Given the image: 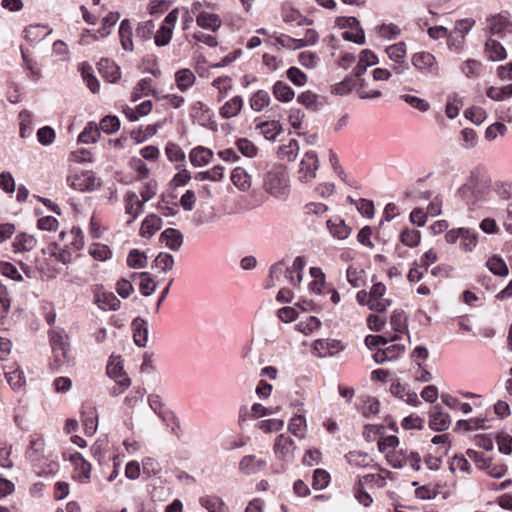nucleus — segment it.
Segmentation results:
<instances>
[{"instance_id":"34","label":"nucleus","mask_w":512,"mask_h":512,"mask_svg":"<svg viewBox=\"0 0 512 512\" xmlns=\"http://www.w3.org/2000/svg\"><path fill=\"white\" fill-rule=\"evenodd\" d=\"M89 255L96 261H107L112 258L113 251L108 245L102 243H92L88 249Z\"/></svg>"},{"instance_id":"15","label":"nucleus","mask_w":512,"mask_h":512,"mask_svg":"<svg viewBox=\"0 0 512 512\" xmlns=\"http://www.w3.org/2000/svg\"><path fill=\"white\" fill-rule=\"evenodd\" d=\"M37 245V239L28 233L21 232L17 234L12 242L14 253H23L32 251Z\"/></svg>"},{"instance_id":"54","label":"nucleus","mask_w":512,"mask_h":512,"mask_svg":"<svg viewBox=\"0 0 512 512\" xmlns=\"http://www.w3.org/2000/svg\"><path fill=\"white\" fill-rule=\"evenodd\" d=\"M120 19V14L118 12H111L106 17L103 18L102 26L98 30L101 38L107 37L111 33V28L116 25V23Z\"/></svg>"},{"instance_id":"43","label":"nucleus","mask_w":512,"mask_h":512,"mask_svg":"<svg viewBox=\"0 0 512 512\" xmlns=\"http://www.w3.org/2000/svg\"><path fill=\"white\" fill-rule=\"evenodd\" d=\"M348 463L357 468H367L372 463V458L368 453L361 451H352L346 455Z\"/></svg>"},{"instance_id":"37","label":"nucleus","mask_w":512,"mask_h":512,"mask_svg":"<svg viewBox=\"0 0 512 512\" xmlns=\"http://www.w3.org/2000/svg\"><path fill=\"white\" fill-rule=\"evenodd\" d=\"M488 270L496 276L506 277L509 269L505 261L498 255H493L486 262Z\"/></svg>"},{"instance_id":"2","label":"nucleus","mask_w":512,"mask_h":512,"mask_svg":"<svg viewBox=\"0 0 512 512\" xmlns=\"http://www.w3.org/2000/svg\"><path fill=\"white\" fill-rule=\"evenodd\" d=\"M491 179L486 171L476 168L471 173L466 183L461 187L462 196L466 197L471 193L474 200L481 199L488 191Z\"/></svg>"},{"instance_id":"45","label":"nucleus","mask_w":512,"mask_h":512,"mask_svg":"<svg viewBox=\"0 0 512 512\" xmlns=\"http://www.w3.org/2000/svg\"><path fill=\"white\" fill-rule=\"evenodd\" d=\"M99 70L102 73L103 77H105L106 80L111 83L116 82L120 78L119 67L108 60L100 61Z\"/></svg>"},{"instance_id":"32","label":"nucleus","mask_w":512,"mask_h":512,"mask_svg":"<svg viewBox=\"0 0 512 512\" xmlns=\"http://www.w3.org/2000/svg\"><path fill=\"white\" fill-rule=\"evenodd\" d=\"M485 52L492 61H502L507 57L505 48L494 39H488L486 41Z\"/></svg>"},{"instance_id":"46","label":"nucleus","mask_w":512,"mask_h":512,"mask_svg":"<svg viewBox=\"0 0 512 512\" xmlns=\"http://www.w3.org/2000/svg\"><path fill=\"white\" fill-rule=\"evenodd\" d=\"M360 486H364L365 488H383L386 486V477L382 474L375 473V474H367L362 477H360L357 481Z\"/></svg>"},{"instance_id":"28","label":"nucleus","mask_w":512,"mask_h":512,"mask_svg":"<svg viewBox=\"0 0 512 512\" xmlns=\"http://www.w3.org/2000/svg\"><path fill=\"white\" fill-rule=\"evenodd\" d=\"M320 326L321 322L317 317L305 315L299 318V321L295 324V329L308 336L317 331Z\"/></svg>"},{"instance_id":"16","label":"nucleus","mask_w":512,"mask_h":512,"mask_svg":"<svg viewBox=\"0 0 512 512\" xmlns=\"http://www.w3.org/2000/svg\"><path fill=\"white\" fill-rule=\"evenodd\" d=\"M266 466L264 459L258 458L255 455L244 456L239 463V470L246 474L251 475L260 472Z\"/></svg>"},{"instance_id":"6","label":"nucleus","mask_w":512,"mask_h":512,"mask_svg":"<svg viewBox=\"0 0 512 512\" xmlns=\"http://www.w3.org/2000/svg\"><path fill=\"white\" fill-rule=\"evenodd\" d=\"M319 159L314 151H308L302 157L297 171L298 179L303 183L311 182L316 177Z\"/></svg>"},{"instance_id":"29","label":"nucleus","mask_w":512,"mask_h":512,"mask_svg":"<svg viewBox=\"0 0 512 512\" xmlns=\"http://www.w3.org/2000/svg\"><path fill=\"white\" fill-rule=\"evenodd\" d=\"M162 227V219L155 215H148L142 222L140 235L144 238L152 237Z\"/></svg>"},{"instance_id":"22","label":"nucleus","mask_w":512,"mask_h":512,"mask_svg":"<svg viewBox=\"0 0 512 512\" xmlns=\"http://www.w3.org/2000/svg\"><path fill=\"white\" fill-rule=\"evenodd\" d=\"M231 181L239 190L245 192L251 188L252 176L243 167H236L231 173Z\"/></svg>"},{"instance_id":"7","label":"nucleus","mask_w":512,"mask_h":512,"mask_svg":"<svg viewBox=\"0 0 512 512\" xmlns=\"http://www.w3.org/2000/svg\"><path fill=\"white\" fill-rule=\"evenodd\" d=\"M392 304V300L386 297V287L383 283L373 284L369 291L367 306L370 310L384 312Z\"/></svg>"},{"instance_id":"40","label":"nucleus","mask_w":512,"mask_h":512,"mask_svg":"<svg viewBox=\"0 0 512 512\" xmlns=\"http://www.w3.org/2000/svg\"><path fill=\"white\" fill-rule=\"evenodd\" d=\"M107 374L115 381L127 377L124 373L123 360L120 356H111L107 364Z\"/></svg>"},{"instance_id":"39","label":"nucleus","mask_w":512,"mask_h":512,"mask_svg":"<svg viewBox=\"0 0 512 512\" xmlns=\"http://www.w3.org/2000/svg\"><path fill=\"white\" fill-rule=\"evenodd\" d=\"M119 37L123 49L126 51H132L134 48L132 41V25L129 20L125 19L121 22L119 27Z\"/></svg>"},{"instance_id":"21","label":"nucleus","mask_w":512,"mask_h":512,"mask_svg":"<svg viewBox=\"0 0 512 512\" xmlns=\"http://www.w3.org/2000/svg\"><path fill=\"white\" fill-rule=\"evenodd\" d=\"M70 461L74 467L77 477L81 481H87L91 474V464L78 452L71 454Z\"/></svg>"},{"instance_id":"51","label":"nucleus","mask_w":512,"mask_h":512,"mask_svg":"<svg viewBox=\"0 0 512 512\" xmlns=\"http://www.w3.org/2000/svg\"><path fill=\"white\" fill-rule=\"evenodd\" d=\"M421 240V233L414 229H405L400 234V241L405 246L414 248L417 247Z\"/></svg>"},{"instance_id":"58","label":"nucleus","mask_w":512,"mask_h":512,"mask_svg":"<svg viewBox=\"0 0 512 512\" xmlns=\"http://www.w3.org/2000/svg\"><path fill=\"white\" fill-rule=\"evenodd\" d=\"M151 91V80L150 79H142L140 80L137 85L133 88V91L131 93V101L136 102L138 101L142 96L149 95Z\"/></svg>"},{"instance_id":"9","label":"nucleus","mask_w":512,"mask_h":512,"mask_svg":"<svg viewBox=\"0 0 512 512\" xmlns=\"http://www.w3.org/2000/svg\"><path fill=\"white\" fill-rule=\"evenodd\" d=\"M177 20L178 9H173L166 15L154 37L155 44L158 47H163L170 43Z\"/></svg>"},{"instance_id":"44","label":"nucleus","mask_w":512,"mask_h":512,"mask_svg":"<svg viewBox=\"0 0 512 512\" xmlns=\"http://www.w3.org/2000/svg\"><path fill=\"white\" fill-rule=\"evenodd\" d=\"M288 430L294 436L303 439L307 431V423L305 417L303 415L293 416L289 421Z\"/></svg>"},{"instance_id":"14","label":"nucleus","mask_w":512,"mask_h":512,"mask_svg":"<svg viewBox=\"0 0 512 512\" xmlns=\"http://www.w3.org/2000/svg\"><path fill=\"white\" fill-rule=\"evenodd\" d=\"M404 352V346L400 344H390L379 348L373 355V359L378 364L397 359Z\"/></svg>"},{"instance_id":"1","label":"nucleus","mask_w":512,"mask_h":512,"mask_svg":"<svg viewBox=\"0 0 512 512\" xmlns=\"http://www.w3.org/2000/svg\"><path fill=\"white\" fill-rule=\"evenodd\" d=\"M263 187L267 193L276 198H285L289 193L287 170L282 165L272 166L264 175Z\"/></svg>"},{"instance_id":"8","label":"nucleus","mask_w":512,"mask_h":512,"mask_svg":"<svg viewBox=\"0 0 512 512\" xmlns=\"http://www.w3.org/2000/svg\"><path fill=\"white\" fill-rule=\"evenodd\" d=\"M296 449L295 442L286 434L278 435L273 445V452L276 458L287 463L294 460Z\"/></svg>"},{"instance_id":"3","label":"nucleus","mask_w":512,"mask_h":512,"mask_svg":"<svg viewBox=\"0 0 512 512\" xmlns=\"http://www.w3.org/2000/svg\"><path fill=\"white\" fill-rule=\"evenodd\" d=\"M388 58L392 61L391 69L396 75H403L409 70L406 61L407 47L404 42H398L385 49Z\"/></svg>"},{"instance_id":"38","label":"nucleus","mask_w":512,"mask_h":512,"mask_svg":"<svg viewBox=\"0 0 512 512\" xmlns=\"http://www.w3.org/2000/svg\"><path fill=\"white\" fill-rule=\"evenodd\" d=\"M125 203L126 213L132 216V220L136 219L141 213L144 203L139 200L138 195L134 192L126 194Z\"/></svg>"},{"instance_id":"64","label":"nucleus","mask_w":512,"mask_h":512,"mask_svg":"<svg viewBox=\"0 0 512 512\" xmlns=\"http://www.w3.org/2000/svg\"><path fill=\"white\" fill-rule=\"evenodd\" d=\"M330 482V475L323 469H316L313 474L312 486L315 490H322Z\"/></svg>"},{"instance_id":"27","label":"nucleus","mask_w":512,"mask_h":512,"mask_svg":"<svg viewBox=\"0 0 512 512\" xmlns=\"http://www.w3.org/2000/svg\"><path fill=\"white\" fill-rule=\"evenodd\" d=\"M133 339L137 346L145 347L148 341L147 322L137 318L132 322Z\"/></svg>"},{"instance_id":"53","label":"nucleus","mask_w":512,"mask_h":512,"mask_svg":"<svg viewBox=\"0 0 512 512\" xmlns=\"http://www.w3.org/2000/svg\"><path fill=\"white\" fill-rule=\"evenodd\" d=\"M347 281L351 284L353 288L361 287L365 280V273L362 269L357 267L350 266L346 271Z\"/></svg>"},{"instance_id":"17","label":"nucleus","mask_w":512,"mask_h":512,"mask_svg":"<svg viewBox=\"0 0 512 512\" xmlns=\"http://www.w3.org/2000/svg\"><path fill=\"white\" fill-rule=\"evenodd\" d=\"M305 267V259L302 256H297L291 266L286 268L285 277L293 286H297L303 279V269Z\"/></svg>"},{"instance_id":"48","label":"nucleus","mask_w":512,"mask_h":512,"mask_svg":"<svg viewBox=\"0 0 512 512\" xmlns=\"http://www.w3.org/2000/svg\"><path fill=\"white\" fill-rule=\"evenodd\" d=\"M312 281L309 283V290L315 294H320L325 285V274L318 267L310 268Z\"/></svg>"},{"instance_id":"20","label":"nucleus","mask_w":512,"mask_h":512,"mask_svg":"<svg viewBox=\"0 0 512 512\" xmlns=\"http://www.w3.org/2000/svg\"><path fill=\"white\" fill-rule=\"evenodd\" d=\"M243 105V98L241 96H234L220 107L219 115L223 119L236 117L241 112Z\"/></svg>"},{"instance_id":"57","label":"nucleus","mask_w":512,"mask_h":512,"mask_svg":"<svg viewBox=\"0 0 512 512\" xmlns=\"http://www.w3.org/2000/svg\"><path fill=\"white\" fill-rule=\"evenodd\" d=\"M400 99L421 112H426L430 108V104L425 99L414 95L402 94L400 95Z\"/></svg>"},{"instance_id":"41","label":"nucleus","mask_w":512,"mask_h":512,"mask_svg":"<svg viewBox=\"0 0 512 512\" xmlns=\"http://www.w3.org/2000/svg\"><path fill=\"white\" fill-rule=\"evenodd\" d=\"M270 101V95L265 90L256 91L249 100L251 109L256 112H260L268 107Z\"/></svg>"},{"instance_id":"62","label":"nucleus","mask_w":512,"mask_h":512,"mask_svg":"<svg viewBox=\"0 0 512 512\" xmlns=\"http://www.w3.org/2000/svg\"><path fill=\"white\" fill-rule=\"evenodd\" d=\"M450 471L455 474L456 472L470 473V464L462 455H455L449 463Z\"/></svg>"},{"instance_id":"61","label":"nucleus","mask_w":512,"mask_h":512,"mask_svg":"<svg viewBox=\"0 0 512 512\" xmlns=\"http://www.w3.org/2000/svg\"><path fill=\"white\" fill-rule=\"evenodd\" d=\"M99 137V128L96 125L88 124L79 135V142L89 144L97 141Z\"/></svg>"},{"instance_id":"31","label":"nucleus","mask_w":512,"mask_h":512,"mask_svg":"<svg viewBox=\"0 0 512 512\" xmlns=\"http://www.w3.org/2000/svg\"><path fill=\"white\" fill-rule=\"evenodd\" d=\"M195 81L196 76L190 69L184 68L175 73L176 86L182 92L191 88L195 84Z\"/></svg>"},{"instance_id":"23","label":"nucleus","mask_w":512,"mask_h":512,"mask_svg":"<svg viewBox=\"0 0 512 512\" xmlns=\"http://www.w3.org/2000/svg\"><path fill=\"white\" fill-rule=\"evenodd\" d=\"M199 503L208 512H229L223 499L217 495H204L199 499Z\"/></svg>"},{"instance_id":"19","label":"nucleus","mask_w":512,"mask_h":512,"mask_svg":"<svg viewBox=\"0 0 512 512\" xmlns=\"http://www.w3.org/2000/svg\"><path fill=\"white\" fill-rule=\"evenodd\" d=\"M160 241L170 250L178 251L183 244V235L175 228H167L160 234Z\"/></svg>"},{"instance_id":"4","label":"nucleus","mask_w":512,"mask_h":512,"mask_svg":"<svg viewBox=\"0 0 512 512\" xmlns=\"http://www.w3.org/2000/svg\"><path fill=\"white\" fill-rule=\"evenodd\" d=\"M50 343L54 357V367L59 368L69 361V344L67 336L58 332H52Z\"/></svg>"},{"instance_id":"36","label":"nucleus","mask_w":512,"mask_h":512,"mask_svg":"<svg viewBox=\"0 0 512 512\" xmlns=\"http://www.w3.org/2000/svg\"><path fill=\"white\" fill-rule=\"evenodd\" d=\"M5 376L13 390L18 391L25 386L24 372L19 367H9V370L5 372Z\"/></svg>"},{"instance_id":"47","label":"nucleus","mask_w":512,"mask_h":512,"mask_svg":"<svg viewBox=\"0 0 512 512\" xmlns=\"http://www.w3.org/2000/svg\"><path fill=\"white\" fill-rule=\"evenodd\" d=\"M273 95L281 102H289L294 98L295 93L287 83L277 81L273 86Z\"/></svg>"},{"instance_id":"11","label":"nucleus","mask_w":512,"mask_h":512,"mask_svg":"<svg viewBox=\"0 0 512 512\" xmlns=\"http://www.w3.org/2000/svg\"><path fill=\"white\" fill-rule=\"evenodd\" d=\"M487 28L492 35L503 37L512 33V22L506 15L498 14L487 19Z\"/></svg>"},{"instance_id":"55","label":"nucleus","mask_w":512,"mask_h":512,"mask_svg":"<svg viewBox=\"0 0 512 512\" xmlns=\"http://www.w3.org/2000/svg\"><path fill=\"white\" fill-rule=\"evenodd\" d=\"M127 264L129 267L135 269L144 268L147 265V257L145 253L137 249H133L127 257Z\"/></svg>"},{"instance_id":"63","label":"nucleus","mask_w":512,"mask_h":512,"mask_svg":"<svg viewBox=\"0 0 512 512\" xmlns=\"http://www.w3.org/2000/svg\"><path fill=\"white\" fill-rule=\"evenodd\" d=\"M154 265L163 272L170 271L174 266V257L169 253L161 252L155 258Z\"/></svg>"},{"instance_id":"50","label":"nucleus","mask_w":512,"mask_h":512,"mask_svg":"<svg viewBox=\"0 0 512 512\" xmlns=\"http://www.w3.org/2000/svg\"><path fill=\"white\" fill-rule=\"evenodd\" d=\"M299 152V144L296 140L292 139L287 144L279 147L278 156L282 160L293 161L296 159Z\"/></svg>"},{"instance_id":"12","label":"nucleus","mask_w":512,"mask_h":512,"mask_svg":"<svg viewBox=\"0 0 512 512\" xmlns=\"http://www.w3.org/2000/svg\"><path fill=\"white\" fill-rule=\"evenodd\" d=\"M451 419L448 413L444 412L439 405H435L430 410L429 426L436 431H445L449 428Z\"/></svg>"},{"instance_id":"59","label":"nucleus","mask_w":512,"mask_h":512,"mask_svg":"<svg viewBox=\"0 0 512 512\" xmlns=\"http://www.w3.org/2000/svg\"><path fill=\"white\" fill-rule=\"evenodd\" d=\"M155 24L152 20H147L138 24L136 29V38L145 41L151 39L154 34Z\"/></svg>"},{"instance_id":"52","label":"nucleus","mask_w":512,"mask_h":512,"mask_svg":"<svg viewBox=\"0 0 512 512\" xmlns=\"http://www.w3.org/2000/svg\"><path fill=\"white\" fill-rule=\"evenodd\" d=\"M237 149L246 157L253 158L258 154V147L247 138H239L236 140Z\"/></svg>"},{"instance_id":"60","label":"nucleus","mask_w":512,"mask_h":512,"mask_svg":"<svg viewBox=\"0 0 512 512\" xmlns=\"http://www.w3.org/2000/svg\"><path fill=\"white\" fill-rule=\"evenodd\" d=\"M283 19L287 23H296L297 25H310L312 21L295 9H287L283 14Z\"/></svg>"},{"instance_id":"25","label":"nucleus","mask_w":512,"mask_h":512,"mask_svg":"<svg viewBox=\"0 0 512 512\" xmlns=\"http://www.w3.org/2000/svg\"><path fill=\"white\" fill-rule=\"evenodd\" d=\"M196 23L201 28L213 32L217 31L222 25L219 15L209 12H199L196 16Z\"/></svg>"},{"instance_id":"13","label":"nucleus","mask_w":512,"mask_h":512,"mask_svg":"<svg viewBox=\"0 0 512 512\" xmlns=\"http://www.w3.org/2000/svg\"><path fill=\"white\" fill-rule=\"evenodd\" d=\"M313 349L318 357H327L338 353L343 345L335 339H318L314 342Z\"/></svg>"},{"instance_id":"30","label":"nucleus","mask_w":512,"mask_h":512,"mask_svg":"<svg viewBox=\"0 0 512 512\" xmlns=\"http://www.w3.org/2000/svg\"><path fill=\"white\" fill-rule=\"evenodd\" d=\"M95 304L104 311L117 310L120 300L112 292H102L95 295Z\"/></svg>"},{"instance_id":"26","label":"nucleus","mask_w":512,"mask_h":512,"mask_svg":"<svg viewBox=\"0 0 512 512\" xmlns=\"http://www.w3.org/2000/svg\"><path fill=\"white\" fill-rule=\"evenodd\" d=\"M212 157L213 151L203 146L192 149L189 154L190 161L195 167H202L209 164Z\"/></svg>"},{"instance_id":"24","label":"nucleus","mask_w":512,"mask_h":512,"mask_svg":"<svg viewBox=\"0 0 512 512\" xmlns=\"http://www.w3.org/2000/svg\"><path fill=\"white\" fill-rule=\"evenodd\" d=\"M255 129L258 130L259 134H261L265 139L269 141L275 140L276 137L282 132L281 124L275 120L260 122L256 124Z\"/></svg>"},{"instance_id":"18","label":"nucleus","mask_w":512,"mask_h":512,"mask_svg":"<svg viewBox=\"0 0 512 512\" xmlns=\"http://www.w3.org/2000/svg\"><path fill=\"white\" fill-rule=\"evenodd\" d=\"M327 228L331 236L337 240H345L351 234V229L340 217H333L327 220Z\"/></svg>"},{"instance_id":"5","label":"nucleus","mask_w":512,"mask_h":512,"mask_svg":"<svg viewBox=\"0 0 512 512\" xmlns=\"http://www.w3.org/2000/svg\"><path fill=\"white\" fill-rule=\"evenodd\" d=\"M414 68L424 74L434 77L439 76L440 68L435 56L429 52L421 51L414 53L411 57Z\"/></svg>"},{"instance_id":"42","label":"nucleus","mask_w":512,"mask_h":512,"mask_svg":"<svg viewBox=\"0 0 512 512\" xmlns=\"http://www.w3.org/2000/svg\"><path fill=\"white\" fill-rule=\"evenodd\" d=\"M49 34L50 31L41 25H30L24 30V38L30 43H37Z\"/></svg>"},{"instance_id":"10","label":"nucleus","mask_w":512,"mask_h":512,"mask_svg":"<svg viewBox=\"0 0 512 512\" xmlns=\"http://www.w3.org/2000/svg\"><path fill=\"white\" fill-rule=\"evenodd\" d=\"M67 184L74 190L92 191L100 186V180L91 171H82L68 176Z\"/></svg>"},{"instance_id":"56","label":"nucleus","mask_w":512,"mask_h":512,"mask_svg":"<svg viewBox=\"0 0 512 512\" xmlns=\"http://www.w3.org/2000/svg\"><path fill=\"white\" fill-rule=\"evenodd\" d=\"M474 24L475 21L472 19H462L457 21L455 24L454 31L449 34V37L464 38L465 35L469 33Z\"/></svg>"},{"instance_id":"35","label":"nucleus","mask_w":512,"mask_h":512,"mask_svg":"<svg viewBox=\"0 0 512 512\" xmlns=\"http://www.w3.org/2000/svg\"><path fill=\"white\" fill-rule=\"evenodd\" d=\"M44 449L45 440L43 437L39 436L32 438L30 440L29 447L25 452V455L30 461H37L43 456Z\"/></svg>"},{"instance_id":"49","label":"nucleus","mask_w":512,"mask_h":512,"mask_svg":"<svg viewBox=\"0 0 512 512\" xmlns=\"http://www.w3.org/2000/svg\"><path fill=\"white\" fill-rule=\"evenodd\" d=\"M478 243L476 232L464 228L460 237V247L464 252H472Z\"/></svg>"},{"instance_id":"33","label":"nucleus","mask_w":512,"mask_h":512,"mask_svg":"<svg viewBox=\"0 0 512 512\" xmlns=\"http://www.w3.org/2000/svg\"><path fill=\"white\" fill-rule=\"evenodd\" d=\"M60 236L62 238L68 237L69 243L67 244V246L75 251H79L84 247V235L79 227H72V229L68 233L62 231L60 233Z\"/></svg>"}]
</instances>
